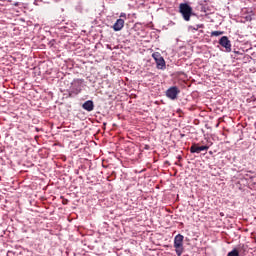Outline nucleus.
Segmentation results:
<instances>
[{"label": "nucleus", "instance_id": "1", "mask_svg": "<svg viewBox=\"0 0 256 256\" xmlns=\"http://www.w3.org/2000/svg\"><path fill=\"white\" fill-rule=\"evenodd\" d=\"M179 13L186 22H190L191 17L194 15L193 8L188 3H181L179 5Z\"/></svg>", "mask_w": 256, "mask_h": 256}, {"label": "nucleus", "instance_id": "2", "mask_svg": "<svg viewBox=\"0 0 256 256\" xmlns=\"http://www.w3.org/2000/svg\"><path fill=\"white\" fill-rule=\"evenodd\" d=\"M184 235L177 234L174 239V247L178 256H181L184 252Z\"/></svg>", "mask_w": 256, "mask_h": 256}, {"label": "nucleus", "instance_id": "3", "mask_svg": "<svg viewBox=\"0 0 256 256\" xmlns=\"http://www.w3.org/2000/svg\"><path fill=\"white\" fill-rule=\"evenodd\" d=\"M152 58L155 60V62L157 64V69H159V70H165L166 69L165 59L162 57L160 52H154L152 54Z\"/></svg>", "mask_w": 256, "mask_h": 256}, {"label": "nucleus", "instance_id": "4", "mask_svg": "<svg viewBox=\"0 0 256 256\" xmlns=\"http://www.w3.org/2000/svg\"><path fill=\"white\" fill-rule=\"evenodd\" d=\"M180 94V89L177 86H172L166 91V97L170 100H176Z\"/></svg>", "mask_w": 256, "mask_h": 256}, {"label": "nucleus", "instance_id": "5", "mask_svg": "<svg viewBox=\"0 0 256 256\" xmlns=\"http://www.w3.org/2000/svg\"><path fill=\"white\" fill-rule=\"evenodd\" d=\"M219 44L226 49V52L230 53L232 51L231 41L227 36H223L220 39Z\"/></svg>", "mask_w": 256, "mask_h": 256}, {"label": "nucleus", "instance_id": "6", "mask_svg": "<svg viewBox=\"0 0 256 256\" xmlns=\"http://www.w3.org/2000/svg\"><path fill=\"white\" fill-rule=\"evenodd\" d=\"M209 150V146L207 145H203V146H198V144H193L190 148V152L192 154H200L202 151H208Z\"/></svg>", "mask_w": 256, "mask_h": 256}, {"label": "nucleus", "instance_id": "7", "mask_svg": "<svg viewBox=\"0 0 256 256\" xmlns=\"http://www.w3.org/2000/svg\"><path fill=\"white\" fill-rule=\"evenodd\" d=\"M125 21L124 19H117L116 23L112 26L115 32H120L124 28Z\"/></svg>", "mask_w": 256, "mask_h": 256}, {"label": "nucleus", "instance_id": "8", "mask_svg": "<svg viewBox=\"0 0 256 256\" xmlns=\"http://www.w3.org/2000/svg\"><path fill=\"white\" fill-rule=\"evenodd\" d=\"M82 108L87 112H92L94 110V102L92 100H87L84 102Z\"/></svg>", "mask_w": 256, "mask_h": 256}, {"label": "nucleus", "instance_id": "9", "mask_svg": "<svg viewBox=\"0 0 256 256\" xmlns=\"http://www.w3.org/2000/svg\"><path fill=\"white\" fill-rule=\"evenodd\" d=\"M204 27H205L204 24H198V25H196V27L190 26L189 29H190L191 31H198L199 29H204Z\"/></svg>", "mask_w": 256, "mask_h": 256}, {"label": "nucleus", "instance_id": "10", "mask_svg": "<svg viewBox=\"0 0 256 256\" xmlns=\"http://www.w3.org/2000/svg\"><path fill=\"white\" fill-rule=\"evenodd\" d=\"M227 256H240L239 250H238L237 248H234V249H232V251H230V252L228 253Z\"/></svg>", "mask_w": 256, "mask_h": 256}, {"label": "nucleus", "instance_id": "11", "mask_svg": "<svg viewBox=\"0 0 256 256\" xmlns=\"http://www.w3.org/2000/svg\"><path fill=\"white\" fill-rule=\"evenodd\" d=\"M221 35H223V32H222V31H213V32L211 33V37H219V36H221Z\"/></svg>", "mask_w": 256, "mask_h": 256}]
</instances>
